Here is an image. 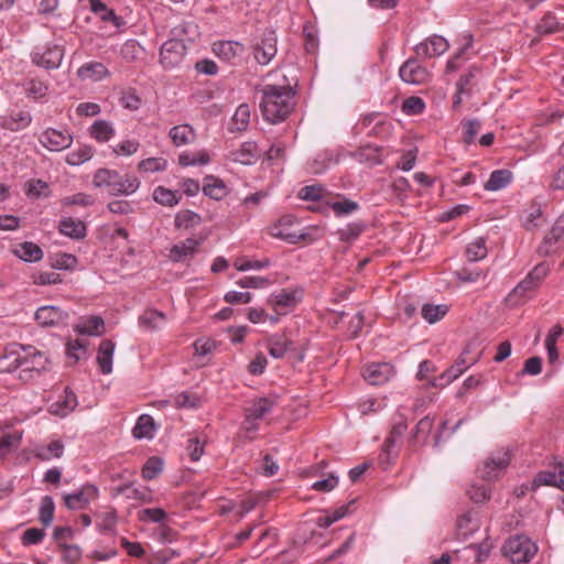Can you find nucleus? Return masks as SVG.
Wrapping results in <instances>:
<instances>
[{
    "label": "nucleus",
    "mask_w": 564,
    "mask_h": 564,
    "mask_svg": "<svg viewBox=\"0 0 564 564\" xmlns=\"http://www.w3.org/2000/svg\"><path fill=\"white\" fill-rule=\"evenodd\" d=\"M293 99L294 91L289 86H264L260 101L263 118L271 123L284 120L294 107Z\"/></svg>",
    "instance_id": "nucleus-1"
},
{
    "label": "nucleus",
    "mask_w": 564,
    "mask_h": 564,
    "mask_svg": "<svg viewBox=\"0 0 564 564\" xmlns=\"http://www.w3.org/2000/svg\"><path fill=\"white\" fill-rule=\"evenodd\" d=\"M93 184L95 187L107 188L110 195H130L139 188L140 182L133 175H120L115 170L99 169L94 175Z\"/></svg>",
    "instance_id": "nucleus-2"
},
{
    "label": "nucleus",
    "mask_w": 564,
    "mask_h": 564,
    "mask_svg": "<svg viewBox=\"0 0 564 564\" xmlns=\"http://www.w3.org/2000/svg\"><path fill=\"white\" fill-rule=\"evenodd\" d=\"M549 272L550 268L545 262L536 264L527 276L513 288L506 301L512 306L525 303L540 288Z\"/></svg>",
    "instance_id": "nucleus-3"
},
{
    "label": "nucleus",
    "mask_w": 564,
    "mask_h": 564,
    "mask_svg": "<svg viewBox=\"0 0 564 564\" xmlns=\"http://www.w3.org/2000/svg\"><path fill=\"white\" fill-rule=\"evenodd\" d=\"M502 552L512 563H529L538 552V546L528 536L517 534L509 538L502 546Z\"/></svg>",
    "instance_id": "nucleus-4"
},
{
    "label": "nucleus",
    "mask_w": 564,
    "mask_h": 564,
    "mask_svg": "<svg viewBox=\"0 0 564 564\" xmlns=\"http://www.w3.org/2000/svg\"><path fill=\"white\" fill-rule=\"evenodd\" d=\"M20 349L23 352L20 378H24L23 373L31 378L32 372L41 373L48 369L50 360L44 352L31 345L21 346Z\"/></svg>",
    "instance_id": "nucleus-5"
},
{
    "label": "nucleus",
    "mask_w": 564,
    "mask_h": 564,
    "mask_svg": "<svg viewBox=\"0 0 564 564\" xmlns=\"http://www.w3.org/2000/svg\"><path fill=\"white\" fill-rule=\"evenodd\" d=\"M278 37L274 31L265 30L261 37L252 45V54L260 65H268L278 52Z\"/></svg>",
    "instance_id": "nucleus-6"
},
{
    "label": "nucleus",
    "mask_w": 564,
    "mask_h": 564,
    "mask_svg": "<svg viewBox=\"0 0 564 564\" xmlns=\"http://www.w3.org/2000/svg\"><path fill=\"white\" fill-rule=\"evenodd\" d=\"M511 457L508 449H499L489 456L482 466L478 468L479 476L485 480H496L502 470L510 464Z\"/></svg>",
    "instance_id": "nucleus-7"
},
{
    "label": "nucleus",
    "mask_w": 564,
    "mask_h": 564,
    "mask_svg": "<svg viewBox=\"0 0 564 564\" xmlns=\"http://www.w3.org/2000/svg\"><path fill=\"white\" fill-rule=\"evenodd\" d=\"M63 56V47L56 44L35 47L31 54L32 62L46 69L57 68L62 63Z\"/></svg>",
    "instance_id": "nucleus-8"
},
{
    "label": "nucleus",
    "mask_w": 564,
    "mask_h": 564,
    "mask_svg": "<svg viewBox=\"0 0 564 564\" xmlns=\"http://www.w3.org/2000/svg\"><path fill=\"white\" fill-rule=\"evenodd\" d=\"M186 51L187 47L183 41L169 40L161 46L160 62L164 68H174L183 62Z\"/></svg>",
    "instance_id": "nucleus-9"
},
{
    "label": "nucleus",
    "mask_w": 564,
    "mask_h": 564,
    "mask_svg": "<svg viewBox=\"0 0 564 564\" xmlns=\"http://www.w3.org/2000/svg\"><path fill=\"white\" fill-rule=\"evenodd\" d=\"M99 490L95 485L86 484L79 490L64 496L65 506L70 510L85 509L98 498Z\"/></svg>",
    "instance_id": "nucleus-10"
},
{
    "label": "nucleus",
    "mask_w": 564,
    "mask_h": 564,
    "mask_svg": "<svg viewBox=\"0 0 564 564\" xmlns=\"http://www.w3.org/2000/svg\"><path fill=\"white\" fill-rule=\"evenodd\" d=\"M468 352L469 349L468 347H466L460 354L459 358L456 360V362L453 366H451L447 370H445L438 378H435L432 384L435 387H445L455 379H457L471 365H474L476 362V358L468 360L466 358V355Z\"/></svg>",
    "instance_id": "nucleus-11"
},
{
    "label": "nucleus",
    "mask_w": 564,
    "mask_h": 564,
    "mask_svg": "<svg viewBox=\"0 0 564 564\" xmlns=\"http://www.w3.org/2000/svg\"><path fill=\"white\" fill-rule=\"evenodd\" d=\"M399 75L404 83L411 85L425 84L431 76L429 70L414 58H409L402 64Z\"/></svg>",
    "instance_id": "nucleus-12"
},
{
    "label": "nucleus",
    "mask_w": 564,
    "mask_h": 564,
    "mask_svg": "<svg viewBox=\"0 0 564 564\" xmlns=\"http://www.w3.org/2000/svg\"><path fill=\"white\" fill-rule=\"evenodd\" d=\"M480 519L478 511L471 509L463 513L457 519L456 523V539L460 541H468L476 532L479 531Z\"/></svg>",
    "instance_id": "nucleus-13"
},
{
    "label": "nucleus",
    "mask_w": 564,
    "mask_h": 564,
    "mask_svg": "<svg viewBox=\"0 0 564 564\" xmlns=\"http://www.w3.org/2000/svg\"><path fill=\"white\" fill-rule=\"evenodd\" d=\"M40 142L50 151H62L70 147L73 137L66 130L48 128L42 132Z\"/></svg>",
    "instance_id": "nucleus-14"
},
{
    "label": "nucleus",
    "mask_w": 564,
    "mask_h": 564,
    "mask_svg": "<svg viewBox=\"0 0 564 564\" xmlns=\"http://www.w3.org/2000/svg\"><path fill=\"white\" fill-rule=\"evenodd\" d=\"M564 243V214L561 215L538 249L539 254L549 256L556 251L555 246Z\"/></svg>",
    "instance_id": "nucleus-15"
},
{
    "label": "nucleus",
    "mask_w": 564,
    "mask_h": 564,
    "mask_svg": "<svg viewBox=\"0 0 564 564\" xmlns=\"http://www.w3.org/2000/svg\"><path fill=\"white\" fill-rule=\"evenodd\" d=\"M393 373V367L387 362L369 365L362 371L365 380L372 386L386 383Z\"/></svg>",
    "instance_id": "nucleus-16"
},
{
    "label": "nucleus",
    "mask_w": 564,
    "mask_h": 564,
    "mask_svg": "<svg viewBox=\"0 0 564 564\" xmlns=\"http://www.w3.org/2000/svg\"><path fill=\"white\" fill-rule=\"evenodd\" d=\"M448 42L441 35H433L426 42L417 44L414 50L419 56L433 57L445 53L448 50Z\"/></svg>",
    "instance_id": "nucleus-17"
},
{
    "label": "nucleus",
    "mask_w": 564,
    "mask_h": 564,
    "mask_svg": "<svg viewBox=\"0 0 564 564\" xmlns=\"http://www.w3.org/2000/svg\"><path fill=\"white\" fill-rule=\"evenodd\" d=\"M243 51V45L235 41H221L213 45V52L223 61L231 64L242 55Z\"/></svg>",
    "instance_id": "nucleus-18"
},
{
    "label": "nucleus",
    "mask_w": 564,
    "mask_h": 564,
    "mask_svg": "<svg viewBox=\"0 0 564 564\" xmlns=\"http://www.w3.org/2000/svg\"><path fill=\"white\" fill-rule=\"evenodd\" d=\"M199 245L200 240L194 238L180 241L170 249L169 259L173 262H183L197 252Z\"/></svg>",
    "instance_id": "nucleus-19"
},
{
    "label": "nucleus",
    "mask_w": 564,
    "mask_h": 564,
    "mask_svg": "<svg viewBox=\"0 0 564 564\" xmlns=\"http://www.w3.org/2000/svg\"><path fill=\"white\" fill-rule=\"evenodd\" d=\"M295 219L293 216L286 215L279 219L271 228V236L285 240L290 243H296L303 238V235L291 231L289 228L294 224Z\"/></svg>",
    "instance_id": "nucleus-20"
},
{
    "label": "nucleus",
    "mask_w": 564,
    "mask_h": 564,
    "mask_svg": "<svg viewBox=\"0 0 564 564\" xmlns=\"http://www.w3.org/2000/svg\"><path fill=\"white\" fill-rule=\"evenodd\" d=\"M31 121L32 117L26 110H12L10 113L0 118L1 127L11 131L25 129Z\"/></svg>",
    "instance_id": "nucleus-21"
},
{
    "label": "nucleus",
    "mask_w": 564,
    "mask_h": 564,
    "mask_svg": "<svg viewBox=\"0 0 564 564\" xmlns=\"http://www.w3.org/2000/svg\"><path fill=\"white\" fill-rule=\"evenodd\" d=\"M66 317V313L53 305L42 306L35 312V321L39 325L44 327L56 325L63 322Z\"/></svg>",
    "instance_id": "nucleus-22"
},
{
    "label": "nucleus",
    "mask_w": 564,
    "mask_h": 564,
    "mask_svg": "<svg viewBox=\"0 0 564 564\" xmlns=\"http://www.w3.org/2000/svg\"><path fill=\"white\" fill-rule=\"evenodd\" d=\"M77 76L82 80L98 82L109 76V70L100 62H88L77 69Z\"/></svg>",
    "instance_id": "nucleus-23"
},
{
    "label": "nucleus",
    "mask_w": 564,
    "mask_h": 564,
    "mask_svg": "<svg viewBox=\"0 0 564 564\" xmlns=\"http://www.w3.org/2000/svg\"><path fill=\"white\" fill-rule=\"evenodd\" d=\"M116 344L110 339H104L98 347L97 364L101 373L109 375L112 371V357Z\"/></svg>",
    "instance_id": "nucleus-24"
},
{
    "label": "nucleus",
    "mask_w": 564,
    "mask_h": 564,
    "mask_svg": "<svg viewBox=\"0 0 564 564\" xmlns=\"http://www.w3.org/2000/svg\"><path fill=\"white\" fill-rule=\"evenodd\" d=\"M21 344H13L7 349L6 354L0 357V370L12 372L22 366L23 352L20 349Z\"/></svg>",
    "instance_id": "nucleus-25"
},
{
    "label": "nucleus",
    "mask_w": 564,
    "mask_h": 564,
    "mask_svg": "<svg viewBox=\"0 0 564 564\" xmlns=\"http://www.w3.org/2000/svg\"><path fill=\"white\" fill-rule=\"evenodd\" d=\"M59 232L73 239H83L86 236V225L80 219L66 217L59 220Z\"/></svg>",
    "instance_id": "nucleus-26"
},
{
    "label": "nucleus",
    "mask_w": 564,
    "mask_h": 564,
    "mask_svg": "<svg viewBox=\"0 0 564 564\" xmlns=\"http://www.w3.org/2000/svg\"><path fill=\"white\" fill-rule=\"evenodd\" d=\"M350 155L358 162L368 163L370 165L381 164V148L373 144L360 147Z\"/></svg>",
    "instance_id": "nucleus-27"
},
{
    "label": "nucleus",
    "mask_w": 564,
    "mask_h": 564,
    "mask_svg": "<svg viewBox=\"0 0 564 564\" xmlns=\"http://www.w3.org/2000/svg\"><path fill=\"white\" fill-rule=\"evenodd\" d=\"M169 137L176 147L187 145L196 139V132L192 126L184 123L171 128Z\"/></svg>",
    "instance_id": "nucleus-28"
},
{
    "label": "nucleus",
    "mask_w": 564,
    "mask_h": 564,
    "mask_svg": "<svg viewBox=\"0 0 564 564\" xmlns=\"http://www.w3.org/2000/svg\"><path fill=\"white\" fill-rule=\"evenodd\" d=\"M203 193L213 199L220 200L227 195V187L220 178L208 175L204 178Z\"/></svg>",
    "instance_id": "nucleus-29"
},
{
    "label": "nucleus",
    "mask_w": 564,
    "mask_h": 564,
    "mask_svg": "<svg viewBox=\"0 0 564 564\" xmlns=\"http://www.w3.org/2000/svg\"><path fill=\"white\" fill-rule=\"evenodd\" d=\"M165 321V314L156 310H145L143 314L139 316L140 326L148 330H156L161 328Z\"/></svg>",
    "instance_id": "nucleus-30"
},
{
    "label": "nucleus",
    "mask_w": 564,
    "mask_h": 564,
    "mask_svg": "<svg viewBox=\"0 0 564 564\" xmlns=\"http://www.w3.org/2000/svg\"><path fill=\"white\" fill-rule=\"evenodd\" d=\"M64 444L61 441H53L47 445H37L34 448V456L41 460H51L62 457Z\"/></svg>",
    "instance_id": "nucleus-31"
},
{
    "label": "nucleus",
    "mask_w": 564,
    "mask_h": 564,
    "mask_svg": "<svg viewBox=\"0 0 564 564\" xmlns=\"http://www.w3.org/2000/svg\"><path fill=\"white\" fill-rule=\"evenodd\" d=\"M14 254L26 262H35L42 259L43 251L34 242L25 241L17 246L13 250Z\"/></svg>",
    "instance_id": "nucleus-32"
},
{
    "label": "nucleus",
    "mask_w": 564,
    "mask_h": 564,
    "mask_svg": "<svg viewBox=\"0 0 564 564\" xmlns=\"http://www.w3.org/2000/svg\"><path fill=\"white\" fill-rule=\"evenodd\" d=\"M512 181V172L509 170H496L494 171L489 180L485 184L486 191H499L505 188L507 185H509Z\"/></svg>",
    "instance_id": "nucleus-33"
},
{
    "label": "nucleus",
    "mask_w": 564,
    "mask_h": 564,
    "mask_svg": "<svg viewBox=\"0 0 564 564\" xmlns=\"http://www.w3.org/2000/svg\"><path fill=\"white\" fill-rule=\"evenodd\" d=\"M433 419H431L430 416L421 419L416 424L414 432L412 433L411 443L414 446H421L426 444L427 438L433 430Z\"/></svg>",
    "instance_id": "nucleus-34"
},
{
    "label": "nucleus",
    "mask_w": 564,
    "mask_h": 564,
    "mask_svg": "<svg viewBox=\"0 0 564 564\" xmlns=\"http://www.w3.org/2000/svg\"><path fill=\"white\" fill-rule=\"evenodd\" d=\"M293 343L284 335H273L268 339V350L273 358H282L285 352L292 349Z\"/></svg>",
    "instance_id": "nucleus-35"
},
{
    "label": "nucleus",
    "mask_w": 564,
    "mask_h": 564,
    "mask_svg": "<svg viewBox=\"0 0 564 564\" xmlns=\"http://www.w3.org/2000/svg\"><path fill=\"white\" fill-rule=\"evenodd\" d=\"M275 404V401L269 398L254 399L251 404L246 409L251 417L262 419L270 413Z\"/></svg>",
    "instance_id": "nucleus-36"
},
{
    "label": "nucleus",
    "mask_w": 564,
    "mask_h": 564,
    "mask_svg": "<svg viewBox=\"0 0 564 564\" xmlns=\"http://www.w3.org/2000/svg\"><path fill=\"white\" fill-rule=\"evenodd\" d=\"M104 319L99 316H90L82 323L75 325L74 329L80 335L98 336L101 335Z\"/></svg>",
    "instance_id": "nucleus-37"
},
{
    "label": "nucleus",
    "mask_w": 564,
    "mask_h": 564,
    "mask_svg": "<svg viewBox=\"0 0 564 564\" xmlns=\"http://www.w3.org/2000/svg\"><path fill=\"white\" fill-rule=\"evenodd\" d=\"M154 431V421L152 416L148 414H142L139 416L133 430L132 434L135 438H152Z\"/></svg>",
    "instance_id": "nucleus-38"
},
{
    "label": "nucleus",
    "mask_w": 564,
    "mask_h": 564,
    "mask_svg": "<svg viewBox=\"0 0 564 564\" xmlns=\"http://www.w3.org/2000/svg\"><path fill=\"white\" fill-rule=\"evenodd\" d=\"M181 195L176 191L169 189L164 186H158L153 192V199L163 206H175L181 200Z\"/></svg>",
    "instance_id": "nucleus-39"
},
{
    "label": "nucleus",
    "mask_w": 564,
    "mask_h": 564,
    "mask_svg": "<svg viewBox=\"0 0 564 564\" xmlns=\"http://www.w3.org/2000/svg\"><path fill=\"white\" fill-rule=\"evenodd\" d=\"M562 30L561 23L552 12H546L535 26L536 33L547 35Z\"/></svg>",
    "instance_id": "nucleus-40"
},
{
    "label": "nucleus",
    "mask_w": 564,
    "mask_h": 564,
    "mask_svg": "<svg viewBox=\"0 0 564 564\" xmlns=\"http://www.w3.org/2000/svg\"><path fill=\"white\" fill-rule=\"evenodd\" d=\"M90 134L99 142H107L115 134V129L110 122L97 120L90 127Z\"/></svg>",
    "instance_id": "nucleus-41"
},
{
    "label": "nucleus",
    "mask_w": 564,
    "mask_h": 564,
    "mask_svg": "<svg viewBox=\"0 0 564 564\" xmlns=\"http://www.w3.org/2000/svg\"><path fill=\"white\" fill-rule=\"evenodd\" d=\"M563 470H560V474H556L554 471H540L534 480H533V485L535 487H539V486H542V485H546V486H554V487H558V488H562L564 486V479L562 478V475H563Z\"/></svg>",
    "instance_id": "nucleus-42"
},
{
    "label": "nucleus",
    "mask_w": 564,
    "mask_h": 564,
    "mask_svg": "<svg viewBox=\"0 0 564 564\" xmlns=\"http://www.w3.org/2000/svg\"><path fill=\"white\" fill-rule=\"evenodd\" d=\"M209 161V154L204 150L197 153L183 152L178 156V163L182 166L206 165Z\"/></svg>",
    "instance_id": "nucleus-43"
},
{
    "label": "nucleus",
    "mask_w": 564,
    "mask_h": 564,
    "mask_svg": "<svg viewBox=\"0 0 564 564\" xmlns=\"http://www.w3.org/2000/svg\"><path fill=\"white\" fill-rule=\"evenodd\" d=\"M22 435L19 432L7 433L0 437V459L4 458L18 447L21 443Z\"/></svg>",
    "instance_id": "nucleus-44"
},
{
    "label": "nucleus",
    "mask_w": 564,
    "mask_h": 564,
    "mask_svg": "<svg viewBox=\"0 0 564 564\" xmlns=\"http://www.w3.org/2000/svg\"><path fill=\"white\" fill-rule=\"evenodd\" d=\"M202 223V217L192 210H182L175 217V227L177 228H193Z\"/></svg>",
    "instance_id": "nucleus-45"
},
{
    "label": "nucleus",
    "mask_w": 564,
    "mask_h": 564,
    "mask_svg": "<svg viewBox=\"0 0 564 564\" xmlns=\"http://www.w3.org/2000/svg\"><path fill=\"white\" fill-rule=\"evenodd\" d=\"M406 429V421L401 416L400 421L393 424L390 436L384 442V452L387 454H390L391 448L394 446L395 442L403 436Z\"/></svg>",
    "instance_id": "nucleus-46"
},
{
    "label": "nucleus",
    "mask_w": 564,
    "mask_h": 564,
    "mask_svg": "<svg viewBox=\"0 0 564 564\" xmlns=\"http://www.w3.org/2000/svg\"><path fill=\"white\" fill-rule=\"evenodd\" d=\"M447 310L448 308L446 305L424 304L421 310V314L425 321L433 324L444 317L447 313Z\"/></svg>",
    "instance_id": "nucleus-47"
},
{
    "label": "nucleus",
    "mask_w": 564,
    "mask_h": 564,
    "mask_svg": "<svg viewBox=\"0 0 564 564\" xmlns=\"http://www.w3.org/2000/svg\"><path fill=\"white\" fill-rule=\"evenodd\" d=\"M25 193L30 198L47 197L48 184L42 180H31L25 184Z\"/></svg>",
    "instance_id": "nucleus-48"
},
{
    "label": "nucleus",
    "mask_w": 564,
    "mask_h": 564,
    "mask_svg": "<svg viewBox=\"0 0 564 564\" xmlns=\"http://www.w3.org/2000/svg\"><path fill=\"white\" fill-rule=\"evenodd\" d=\"M55 505L51 496H44L40 506V521L43 525L47 527L52 523L54 517Z\"/></svg>",
    "instance_id": "nucleus-49"
},
{
    "label": "nucleus",
    "mask_w": 564,
    "mask_h": 564,
    "mask_svg": "<svg viewBox=\"0 0 564 564\" xmlns=\"http://www.w3.org/2000/svg\"><path fill=\"white\" fill-rule=\"evenodd\" d=\"M466 256L469 261H478L487 256L486 241L484 238H477L470 242L466 249Z\"/></svg>",
    "instance_id": "nucleus-50"
},
{
    "label": "nucleus",
    "mask_w": 564,
    "mask_h": 564,
    "mask_svg": "<svg viewBox=\"0 0 564 564\" xmlns=\"http://www.w3.org/2000/svg\"><path fill=\"white\" fill-rule=\"evenodd\" d=\"M235 160L242 164H251L258 156L257 145L253 142H246L235 154Z\"/></svg>",
    "instance_id": "nucleus-51"
},
{
    "label": "nucleus",
    "mask_w": 564,
    "mask_h": 564,
    "mask_svg": "<svg viewBox=\"0 0 564 564\" xmlns=\"http://www.w3.org/2000/svg\"><path fill=\"white\" fill-rule=\"evenodd\" d=\"M301 299V292L297 291H285L282 290L280 293L275 294L273 297V303L276 306L283 307H292L294 306Z\"/></svg>",
    "instance_id": "nucleus-52"
},
{
    "label": "nucleus",
    "mask_w": 564,
    "mask_h": 564,
    "mask_svg": "<svg viewBox=\"0 0 564 564\" xmlns=\"http://www.w3.org/2000/svg\"><path fill=\"white\" fill-rule=\"evenodd\" d=\"M93 156V150L88 145H83L77 150L69 152L66 156V162L69 165H79L88 161Z\"/></svg>",
    "instance_id": "nucleus-53"
},
{
    "label": "nucleus",
    "mask_w": 564,
    "mask_h": 564,
    "mask_svg": "<svg viewBox=\"0 0 564 564\" xmlns=\"http://www.w3.org/2000/svg\"><path fill=\"white\" fill-rule=\"evenodd\" d=\"M163 468V460L156 456H153L147 460L142 468V477L147 480L154 479Z\"/></svg>",
    "instance_id": "nucleus-54"
},
{
    "label": "nucleus",
    "mask_w": 564,
    "mask_h": 564,
    "mask_svg": "<svg viewBox=\"0 0 564 564\" xmlns=\"http://www.w3.org/2000/svg\"><path fill=\"white\" fill-rule=\"evenodd\" d=\"M77 405V397L73 391L68 389L65 390V398L62 403L57 402L55 406H57L54 412L58 415L65 416L70 411H73Z\"/></svg>",
    "instance_id": "nucleus-55"
},
{
    "label": "nucleus",
    "mask_w": 564,
    "mask_h": 564,
    "mask_svg": "<svg viewBox=\"0 0 564 564\" xmlns=\"http://www.w3.org/2000/svg\"><path fill=\"white\" fill-rule=\"evenodd\" d=\"M166 167L167 161L162 158H149L142 160L138 165L141 172H160L166 170Z\"/></svg>",
    "instance_id": "nucleus-56"
},
{
    "label": "nucleus",
    "mask_w": 564,
    "mask_h": 564,
    "mask_svg": "<svg viewBox=\"0 0 564 564\" xmlns=\"http://www.w3.org/2000/svg\"><path fill=\"white\" fill-rule=\"evenodd\" d=\"M165 518H166V512L162 508L143 509L138 514V519L143 522L151 521L154 523H160V522L164 521Z\"/></svg>",
    "instance_id": "nucleus-57"
},
{
    "label": "nucleus",
    "mask_w": 564,
    "mask_h": 564,
    "mask_svg": "<svg viewBox=\"0 0 564 564\" xmlns=\"http://www.w3.org/2000/svg\"><path fill=\"white\" fill-rule=\"evenodd\" d=\"M250 119V108L247 104L240 105L232 117V121L236 126V129L241 131L245 130L249 123Z\"/></svg>",
    "instance_id": "nucleus-58"
},
{
    "label": "nucleus",
    "mask_w": 564,
    "mask_h": 564,
    "mask_svg": "<svg viewBox=\"0 0 564 564\" xmlns=\"http://www.w3.org/2000/svg\"><path fill=\"white\" fill-rule=\"evenodd\" d=\"M90 8L93 12L99 14L104 21H113L118 25L117 15L112 10L108 9L101 0H90Z\"/></svg>",
    "instance_id": "nucleus-59"
},
{
    "label": "nucleus",
    "mask_w": 564,
    "mask_h": 564,
    "mask_svg": "<svg viewBox=\"0 0 564 564\" xmlns=\"http://www.w3.org/2000/svg\"><path fill=\"white\" fill-rule=\"evenodd\" d=\"M86 354V344L83 340H69L66 345V356L77 362Z\"/></svg>",
    "instance_id": "nucleus-60"
},
{
    "label": "nucleus",
    "mask_w": 564,
    "mask_h": 564,
    "mask_svg": "<svg viewBox=\"0 0 564 564\" xmlns=\"http://www.w3.org/2000/svg\"><path fill=\"white\" fill-rule=\"evenodd\" d=\"M425 108V104L420 97H409L404 100L402 111L406 115H419L422 113Z\"/></svg>",
    "instance_id": "nucleus-61"
},
{
    "label": "nucleus",
    "mask_w": 564,
    "mask_h": 564,
    "mask_svg": "<svg viewBox=\"0 0 564 564\" xmlns=\"http://www.w3.org/2000/svg\"><path fill=\"white\" fill-rule=\"evenodd\" d=\"M45 536V531L39 528H30L24 531L21 542L24 546L39 544Z\"/></svg>",
    "instance_id": "nucleus-62"
},
{
    "label": "nucleus",
    "mask_w": 564,
    "mask_h": 564,
    "mask_svg": "<svg viewBox=\"0 0 564 564\" xmlns=\"http://www.w3.org/2000/svg\"><path fill=\"white\" fill-rule=\"evenodd\" d=\"M236 283L243 289H262L268 286L271 282L269 279L262 276H245Z\"/></svg>",
    "instance_id": "nucleus-63"
},
{
    "label": "nucleus",
    "mask_w": 564,
    "mask_h": 564,
    "mask_svg": "<svg viewBox=\"0 0 564 564\" xmlns=\"http://www.w3.org/2000/svg\"><path fill=\"white\" fill-rule=\"evenodd\" d=\"M362 224H349L345 228L339 230V238L341 241H352L359 237V235L364 231Z\"/></svg>",
    "instance_id": "nucleus-64"
}]
</instances>
